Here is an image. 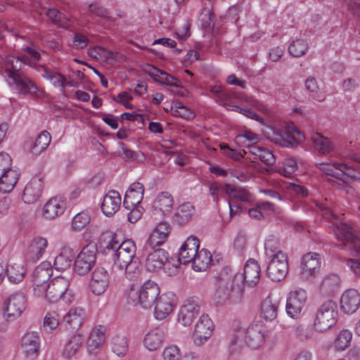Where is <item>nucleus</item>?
I'll list each match as a JSON object with an SVG mask.
<instances>
[{
  "label": "nucleus",
  "mask_w": 360,
  "mask_h": 360,
  "mask_svg": "<svg viewBox=\"0 0 360 360\" xmlns=\"http://www.w3.org/2000/svg\"><path fill=\"white\" fill-rule=\"evenodd\" d=\"M84 342V337L81 334L77 333L71 336L64 346L63 356L66 359H72L82 347Z\"/></svg>",
  "instance_id": "nucleus-31"
},
{
  "label": "nucleus",
  "mask_w": 360,
  "mask_h": 360,
  "mask_svg": "<svg viewBox=\"0 0 360 360\" xmlns=\"http://www.w3.org/2000/svg\"><path fill=\"white\" fill-rule=\"evenodd\" d=\"M169 233V224L166 221L160 222L153 230L146 244L151 249L159 247L166 241Z\"/></svg>",
  "instance_id": "nucleus-22"
},
{
  "label": "nucleus",
  "mask_w": 360,
  "mask_h": 360,
  "mask_svg": "<svg viewBox=\"0 0 360 360\" xmlns=\"http://www.w3.org/2000/svg\"><path fill=\"white\" fill-rule=\"evenodd\" d=\"M201 300L198 297H191L184 301L178 314V322L184 326H190L200 312Z\"/></svg>",
  "instance_id": "nucleus-7"
},
{
  "label": "nucleus",
  "mask_w": 360,
  "mask_h": 360,
  "mask_svg": "<svg viewBox=\"0 0 360 360\" xmlns=\"http://www.w3.org/2000/svg\"><path fill=\"white\" fill-rule=\"evenodd\" d=\"M0 177V191L6 193L13 189L18 180L19 174L18 171L9 167Z\"/></svg>",
  "instance_id": "nucleus-34"
},
{
  "label": "nucleus",
  "mask_w": 360,
  "mask_h": 360,
  "mask_svg": "<svg viewBox=\"0 0 360 360\" xmlns=\"http://www.w3.org/2000/svg\"><path fill=\"white\" fill-rule=\"evenodd\" d=\"M120 268H124L126 276L129 280H134L139 277L142 272V264L139 257H136L133 260L129 261L120 266Z\"/></svg>",
  "instance_id": "nucleus-39"
},
{
  "label": "nucleus",
  "mask_w": 360,
  "mask_h": 360,
  "mask_svg": "<svg viewBox=\"0 0 360 360\" xmlns=\"http://www.w3.org/2000/svg\"><path fill=\"white\" fill-rule=\"evenodd\" d=\"M88 11L91 15H95L110 21H115V19L110 16L108 9L96 3H92L89 5Z\"/></svg>",
  "instance_id": "nucleus-52"
},
{
  "label": "nucleus",
  "mask_w": 360,
  "mask_h": 360,
  "mask_svg": "<svg viewBox=\"0 0 360 360\" xmlns=\"http://www.w3.org/2000/svg\"><path fill=\"white\" fill-rule=\"evenodd\" d=\"M214 326L207 314H202L195 326L193 331L194 342L197 345L205 342L213 333Z\"/></svg>",
  "instance_id": "nucleus-12"
},
{
  "label": "nucleus",
  "mask_w": 360,
  "mask_h": 360,
  "mask_svg": "<svg viewBox=\"0 0 360 360\" xmlns=\"http://www.w3.org/2000/svg\"><path fill=\"white\" fill-rule=\"evenodd\" d=\"M288 271V257L286 254H280L271 261L267 266L266 273L273 281H281L284 279Z\"/></svg>",
  "instance_id": "nucleus-9"
},
{
  "label": "nucleus",
  "mask_w": 360,
  "mask_h": 360,
  "mask_svg": "<svg viewBox=\"0 0 360 360\" xmlns=\"http://www.w3.org/2000/svg\"><path fill=\"white\" fill-rule=\"evenodd\" d=\"M90 216L84 212H81L76 214L72 222V229L75 231H81L90 222Z\"/></svg>",
  "instance_id": "nucleus-53"
},
{
  "label": "nucleus",
  "mask_w": 360,
  "mask_h": 360,
  "mask_svg": "<svg viewBox=\"0 0 360 360\" xmlns=\"http://www.w3.org/2000/svg\"><path fill=\"white\" fill-rule=\"evenodd\" d=\"M147 256L145 262L146 269L155 272L160 269L169 261V253L162 248L151 249L146 244L144 246Z\"/></svg>",
  "instance_id": "nucleus-8"
},
{
  "label": "nucleus",
  "mask_w": 360,
  "mask_h": 360,
  "mask_svg": "<svg viewBox=\"0 0 360 360\" xmlns=\"http://www.w3.org/2000/svg\"><path fill=\"white\" fill-rule=\"evenodd\" d=\"M307 292L300 289L289 293L286 300L285 309L288 315L292 319L300 316L307 300Z\"/></svg>",
  "instance_id": "nucleus-10"
},
{
  "label": "nucleus",
  "mask_w": 360,
  "mask_h": 360,
  "mask_svg": "<svg viewBox=\"0 0 360 360\" xmlns=\"http://www.w3.org/2000/svg\"><path fill=\"white\" fill-rule=\"evenodd\" d=\"M319 168L323 171L328 176L334 175V172L337 169L342 172L346 174L348 176L356 179L357 178L356 175L353 173L356 171L359 172L360 168L355 167L353 165L345 164V163H334L333 165H330L327 163H320L319 164Z\"/></svg>",
  "instance_id": "nucleus-26"
},
{
  "label": "nucleus",
  "mask_w": 360,
  "mask_h": 360,
  "mask_svg": "<svg viewBox=\"0 0 360 360\" xmlns=\"http://www.w3.org/2000/svg\"><path fill=\"white\" fill-rule=\"evenodd\" d=\"M143 198L142 194L127 190L124 198L123 205L126 209L129 210L132 207L139 205Z\"/></svg>",
  "instance_id": "nucleus-50"
},
{
  "label": "nucleus",
  "mask_w": 360,
  "mask_h": 360,
  "mask_svg": "<svg viewBox=\"0 0 360 360\" xmlns=\"http://www.w3.org/2000/svg\"><path fill=\"white\" fill-rule=\"evenodd\" d=\"M136 245L131 240H126L121 243L120 247H119L114 257L116 260L115 262L121 266L123 264L128 262L129 261L133 260L136 258Z\"/></svg>",
  "instance_id": "nucleus-23"
},
{
  "label": "nucleus",
  "mask_w": 360,
  "mask_h": 360,
  "mask_svg": "<svg viewBox=\"0 0 360 360\" xmlns=\"http://www.w3.org/2000/svg\"><path fill=\"white\" fill-rule=\"evenodd\" d=\"M174 200L172 195L168 192L160 193L153 203L154 212H160L162 215L169 212L173 207Z\"/></svg>",
  "instance_id": "nucleus-32"
},
{
  "label": "nucleus",
  "mask_w": 360,
  "mask_h": 360,
  "mask_svg": "<svg viewBox=\"0 0 360 360\" xmlns=\"http://www.w3.org/2000/svg\"><path fill=\"white\" fill-rule=\"evenodd\" d=\"M236 284H231V286L217 283V288L214 293V300L217 305L224 304L229 298L233 297H240L242 294H238L235 292Z\"/></svg>",
  "instance_id": "nucleus-30"
},
{
  "label": "nucleus",
  "mask_w": 360,
  "mask_h": 360,
  "mask_svg": "<svg viewBox=\"0 0 360 360\" xmlns=\"http://www.w3.org/2000/svg\"><path fill=\"white\" fill-rule=\"evenodd\" d=\"M321 266L319 255L309 252L304 255L302 259L301 277L302 279L309 280L314 278Z\"/></svg>",
  "instance_id": "nucleus-17"
},
{
  "label": "nucleus",
  "mask_w": 360,
  "mask_h": 360,
  "mask_svg": "<svg viewBox=\"0 0 360 360\" xmlns=\"http://www.w3.org/2000/svg\"><path fill=\"white\" fill-rule=\"evenodd\" d=\"M48 264L42 263L39 265L32 274V283L33 285H39L41 284H48L52 270L48 267Z\"/></svg>",
  "instance_id": "nucleus-38"
},
{
  "label": "nucleus",
  "mask_w": 360,
  "mask_h": 360,
  "mask_svg": "<svg viewBox=\"0 0 360 360\" xmlns=\"http://www.w3.org/2000/svg\"><path fill=\"white\" fill-rule=\"evenodd\" d=\"M266 328L262 323L251 324L245 330V342L252 349H257L264 342Z\"/></svg>",
  "instance_id": "nucleus-14"
},
{
  "label": "nucleus",
  "mask_w": 360,
  "mask_h": 360,
  "mask_svg": "<svg viewBox=\"0 0 360 360\" xmlns=\"http://www.w3.org/2000/svg\"><path fill=\"white\" fill-rule=\"evenodd\" d=\"M198 251L193 250L192 249H185L184 248L181 247L179 252L178 262L179 264H186L190 262L193 263Z\"/></svg>",
  "instance_id": "nucleus-55"
},
{
  "label": "nucleus",
  "mask_w": 360,
  "mask_h": 360,
  "mask_svg": "<svg viewBox=\"0 0 360 360\" xmlns=\"http://www.w3.org/2000/svg\"><path fill=\"white\" fill-rule=\"evenodd\" d=\"M238 333H233L229 343V350L231 354L240 352L243 347V341Z\"/></svg>",
  "instance_id": "nucleus-58"
},
{
  "label": "nucleus",
  "mask_w": 360,
  "mask_h": 360,
  "mask_svg": "<svg viewBox=\"0 0 360 360\" xmlns=\"http://www.w3.org/2000/svg\"><path fill=\"white\" fill-rule=\"evenodd\" d=\"M280 300L278 297L269 295L262 303L261 316L266 321H271L277 317Z\"/></svg>",
  "instance_id": "nucleus-28"
},
{
  "label": "nucleus",
  "mask_w": 360,
  "mask_h": 360,
  "mask_svg": "<svg viewBox=\"0 0 360 360\" xmlns=\"http://www.w3.org/2000/svg\"><path fill=\"white\" fill-rule=\"evenodd\" d=\"M121 205V196L116 191H110L103 198L101 210L106 216H112L119 210Z\"/></svg>",
  "instance_id": "nucleus-25"
},
{
  "label": "nucleus",
  "mask_w": 360,
  "mask_h": 360,
  "mask_svg": "<svg viewBox=\"0 0 360 360\" xmlns=\"http://www.w3.org/2000/svg\"><path fill=\"white\" fill-rule=\"evenodd\" d=\"M313 330L302 325L297 326L295 328V336L300 341L305 342L309 340L313 336Z\"/></svg>",
  "instance_id": "nucleus-56"
},
{
  "label": "nucleus",
  "mask_w": 360,
  "mask_h": 360,
  "mask_svg": "<svg viewBox=\"0 0 360 360\" xmlns=\"http://www.w3.org/2000/svg\"><path fill=\"white\" fill-rule=\"evenodd\" d=\"M162 355L164 360H179L181 357L179 349L174 345L166 347Z\"/></svg>",
  "instance_id": "nucleus-57"
},
{
  "label": "nucleus",
  "mask_w": 360,
  "mask_h": 360,
  "mask_svg": "<svg viewBox=\"0 0 360 360\" xmlns=\"http://www.w3.org/2000/svg\"><path fill=\"white\" fill-rule=\"evenodd\" d=\"M120 147L122 148V151L124 157L123 158L125 160H138L139 155L136 151H134L129 148L124 143H119Z\"/></svg>",
  "instance_id": "nucleus-62"
},
{
  "label": "nucleus",
  "mask_w": 360,
  "mask_h": 360,
  "mask_svg": "<svg viewBox=\"0 0 360 360\" xmlns=\"http://www.w3.org/2000/svg\"><path fill=\"white\" fill-rule=\"evenodd\" d=\"M279 144L283 147H295L305 140L304 135L293 126L288 125L280 134Z\"/></svg>",
  "instance_id": "nucleus-20"
},
{
  "label": "nucleus",
  "mask_w": 360,
  "mask_h": 360,
  "mask_svg": "<svg viewBox=\"0 0 360 360\" xmlns=\"http://www.w3.org/2000/svg\"><path fill=\"white\" fill-rule=\"evenodd\" d=\"M159 295L158 285L150 280L146 281L139 289H135L134 285L131 286L127 292L129 304H140L144 309L153 307Z\"/></svg>",
  "instance_id": "nucleus-2"
},
{
  "label": "nucleus",
  "mask_w": 360,
  "mask_h": 360,
  "mask_svg": "<svg viewBox=\"0 0 360 360\" xmlns=\"http://www.w3.org/2000/svg\"><path fill=\"white\" fill-rule=\"evenodd\" d=\"M40 340V337L36 332H28L22 336L21 347L25 358L34 360L38 356Z\"/></svg>",
  "instance_id": "nucleus-16"
},
{
  "label": "nucleus",
  "mask_w": 360,
  "mask_h": 360,
  "mask_svg": "<svg viewBox=\"0 0 360 360\" xmlns=\"http://www.w3.org/2000/svg\"><path fill=\"white\" fill-rule=\"evenodd\" d=\"M352 334L347 330L340 332L335 340V347L338 350H344L349 347L352 340Z\"/></svg>",
  "instance_id": "nucleus-54"
},
{
  "label": "nucleus",
  "mask_w": 360,
  "mask_h": 360,
  "mask_svg": "<svg viewBox=\"0 0 360 360\" xmlns=\"http://www.w3.org/2000/svg\"><path fill=\"white\" fill-rule=\"evenodd\" d=\"M65 210V202L58 198H52L44 206L43 215L48 219H53L61 215Z\"/></svg>",
  "instance_id": "nucleus-29"
},
{
  "label": "nucleus",
  "mask_w": 360,
  "mask_h": 360,
  "mask_svg": "<svg viewBox=\"0 0 360 360\" xmlns=\"http://www.w3.org/2000/svg\"><path fill=\"white\" fill-rule=\"evenodd\" d=\"M311 139L314 148L322 154L329 153L333 150V146L330 141L319 133L312 134Z\"/></svg>",
  "instance_id": "nucleus-40"
},
{
  "label": "nucleus",
  "mask_w": 360,
  "mask_h": 360,
  "mask_svg": "<svg viewBox=\"0 0 360 360\" xmlns=\"http://www.w3.org/2000/svg\"><path fill=\"white\" fill-rule=\"evenodd\" d=\"M105 341V334L101 329H94L89 334L87 340V348L89 353H93L100 347Z\"/></svg>",
  "instance_id": "nucleus-41"
},
{
  "label": "nucleus",
  "mask_w": 360,
  "mask_h": 360,
  "mask_svg": "<svg viewBox=\"0 0 360 360\" xmlns=\"http://www.w3.org/2000/svg\"><path fill=\"white\" fill-rule=\"evenodd\" d=\"M360 307V293L355 289H348L340 299V309L345 314H353Z\"/></svg>",
  "instance_id": "nucleus-21"
},
{
  "label": "nucleus",
  "mask_w": 360,
  "mask_h": 360,
  "mask_svg": "<svg viewBox=\"0 0 360 360\" xmlns=\"http://www.w3.org/2000/svg\"><path fill=\"white\" fill-rule=\"evenodd\" d=\"M6 276L11 282L18 283L24 278V271L21 268V271L15 272V266H11L10 267H7Z\"/></svg>",
  "instance_id": "nucleus-59"
},
{
  "label": "nucleus",
  "mask_w": 360,
  "mask_h": 360,
  "mask_svg": "<svg viewBox=\"0 0 360 360\" xmlns=\"http://www.w3.org/2000/svg\"><path fill=\"white\" fill-rule=\"evenodd\" d=\"M165 338V332L162 327L151 329L145 335L144 345L150 351H155L162 345Z\"/></svg>",
  "instance_id": "nucleus-27"
},
{
  "label": "nucleus",
  "mask_w": 360,
  "mask_h": 360,
  "mask_svg": "<svg viewBox=\"0 0 360 360\" xmlns=\"http://www.w3.org/2000/svg\"><path fill=\"white\" fill-rule=\"evenodd\" d=\"M305 89L309 93L311 98L319 102L325 100L326 96L319 91L316 79L313 77H309L305 80Z\"/></svg>",
  "instance_id": "nucleus-43"
},
{
  "label": "nucleus",
  "mask_w": 360,
  "mask_h": 360,
  "mask_svg": "<svg viewBox=\"0 0 360 360\" xmlns=\"http://www.w3.org/2000/svg\"><path fill=\"white\" fill-rule=\"evenodd\" d=\"M265 254L270 259L274 258L277 255L284 254L280 249V241L274 236H270L264 243Z\"/></svg>",
  "instance_id": "nucleus-44"
},
{
  "label": "nucleus",
  "mask_w": 360,
  "mask_h": 360,
  "mask_svg": "<svg viewBox=\"0 0 360 360\" xmlns=\"http://www.w3.org/2000/svg\"><path fill=\"white\" fill-rule=\"evenodd\" d=\"M130 212L128 214V221L131 223H135L139 220L143 214L142 207L139 205L131 207Z\"/></svg>",
  "instance_id": "nucleus-63"
},
{
  "label": "nucleus",
  "mask_w": 360,
  "mask_h": 360,
  "mask_svg": "<svg viewBox=\"0 0 360 360\" xmlns=\"http://www.w3.org/2000/svg\"><path fill=\"white\" fill-rule=\"evenodd\" d=\"M239 202H250L253 200L252 195L246 190L238 188L233 194V199Z\"/></svg>",
  "instance_id": "nucleus-60"
},
{
  "label": "nucleus",
  "mask_w": 360,
  "mask_h": 360,
  "mask_svg": "<svg viewBox=\"0 0 360 360\" xmlns=\"http://www.w3.org/2000/svg\"><path fill=\"white\" fill-rule=\"evenodd\" d=\"M44 175L39 173L34 176L26 185L22 195V200L27 204L36 202L41 197L43 188Z\"/></svg>",
  "instance_id": "nucleus-13"
},
{
  "label": "nucleus",
  "mask_w": 360,
  "mask_h": 360,
  "mask_svg": "<svg viewBox=\"0 0 360 360\" xmlns=\"http://www.w3.org/2000/svg\"><path fill=\"white\" fill-rule=\"evenodd\" d=\"M51 135L50 134L44 130L41 134H39L35 140L32 147L31 152L34 155H37L44 150L50 144L51 142Z\"/></svg>",
  "instance_id": "nucleus-42"
},
{
  "label": "nucleus",
  "mask_w": 360,
  "mask_h": 360,
  "mask_svg": "<svg viewBox=\"0 0 360 360\" xmlns=\"http://www.w3.org/2000/svg\"><path fill=\"white\" fill-rule=\"evenodd\" d=\"M8 78L13 80L15 89L22 95H36L39 91L37 84L22 73L9 72Z\"/></svg>",
  "instance_id": "nucleus-19"
},
{
  "label": "nucleus",
  "mask_w": 360,
  "mask_h": 360,
  "mask_svg": "<svg viewBox=\"0 0 360 360\" xmlns=\"http://www.w3.org/2000/svg\"><path fill=\"white\" fill-rule=\"evenodd\" d=\"M46 16L56 25L61 27H65L68 18L64 13L56 8H49L46 11Z\"/></svg>",
  "instance_id": "nucleus-47"
},
{
  "label": "nucleus",
  "mask_w": 360,
  "mask_h": 360,
  "mask_svg": "<svg viewBox=\"0 0 360 360\" xmlns=\"http://www.w3.org/2000/svg\"><path fill=\"white\" fill-rule=\"evenodd\" d=\"M69 281L62 276L53 278L47 285L45 297L50 303L62 300L66 304H70L74 300V293L69 289Z\"/></svg>",
  "instance_id": "nucleus-4"
},
{
  "label": "nucleus",
  "mask_w": 360,
  "mask_h": 360,
  "mask_svg": "<svg viewBox=\"0 0 360 360\" xmlns=\"http://www.w3.org/2000/svg\"><path fill=\"white\" fill-rule=\"evenodd\" d=\"M109 282L110 276L108 271L103 266H97L91 273L90 290L94 295H101L107 290Z\"/></svg>",
  "instance_id": "nucleus-11"
},
{
  "label": "nucleus",
  "mask_w": 360,
  "mask_h": 360,
  "mask_svg": "<svg viewBox=\"0 0 360 360\" xmlns=\"http://www.w3.org/2000/svg\"><path fill=\"white\" fill-rule=\"evenodd\" d=\"M338 306L331 300L325 301L317 309L314 320V327L319 332H323L335 325L338 320Z\"/></svg>",
  "instance_id": "nucleus-3"
},
{
  "label": "nucleus",
  "mask_w": 360,
  "mask_h": 360,
  "mask_svg": "<svg viewBox=\"0 0 360 360\" xmlns=\"http://www.w3.org/2000/svg\"><path fill=\"white\" fill-rule=\"evenodd\" d=\"M336 236L341 241L336 246L342 250L353 251L359 256L358 259H348L347 266L360 278V235L349 224L340 222L336 224Z\"/></svg>",
  "instance_id": "nucleus-1"
},
{
  "label": "nucleus",
  "mask_w": 360,
  "mask_h": 360,
  "mask_svg": "<svg viewBox=\"0 0 360 360\" xmlns=\"http://www.w3.org/2000/svg\"><path fill=\"white\" fill-rule=\"evenodd\" d=\"M175 303V295L171 292L159 295L154 304L155 317L159 320L165 319L173 311Z\"/></svg>",
  "instance_id": "nucleus-15"
},
{
  "label": "nucleus",
  "mask_w": 360,
  "mask_h": 360,
  "mask_svg": "<svg viewBox=\"0 0 360 360\" xmlns=\"http://www.w3.org/2000/svg\"><path fill=\"white\" fill-rule=\"evenodd\" d=\"M259 278L260 266L256 260L250 259L244 266L243 274L235 275V281L236 283L235 292L238 294H243L245 284L250 287H255L259 282Z\"/></svg>",
  "instance_id": "nucleus-5"
},
{
  "label": "nucleus",
  "mask_w": 360,
  "mask_h": 360,
  "mask_svg": "<svg viewBox=\"0 0 360 360\" xmlns=\"http://www.w3.org/2000/svg\"><path fill=\"white\" fill-rule=\"evenodd\" d=\"M340 283V277L336 274H330L322 281L321 288L328 292H333L338 290Z\"/></svg>",
  "instance_id": "nucleus-51"
},
{
  "label": "nucleus",
  "mask_w": 360,
  "mask_h": 360,
  "mask_svg": "<svg viewBox=\"0 0 360 360\" xmlns=\"http://www.w3.org/2000/svg\"><path fill=\"white\" fill-rule=\"evenodd\" d=\"M97 248L94 244H88L82 248L74 262V271L77 275L87 274L95 265Z\"/></svg>",
  "instance_id": "nucleus-6"
},
{
  "label": "nucleus",
  "mask_w": 360,
  "mask_h": 360,
  "mask_svg": "<svg viewBox=\"0 0 360 360\" xmlns=\"http://www.w3.org/2000/svg\"><path fill=\"white\" fill-rule=\"evenodd\" d=\"M195 213V207L191 202H185L177 207L174 220L179 225H184L191 220Z\"/></svg>",
  "instance_id": "nucleus-33"
},
{
  "label": "nucleus",
  "mask_w": 360,
  "mask_h": 360,
  "mask_svg": "<svg viewBox=\"0 0 360 360\" xmlns=\"http://www.w3.org/2000/svg\"><path fill=\"white\" fill-rule=\"evenodd\" d=\"M172 114L174 116L179 117L187 120H192L195 117V113L182 103L176 102L174 107L171 108Z\"/></svg>",
  "instance_id": "nucleus-48"
},
{
  "label": "nucleus",
  "mask_w": 360,
  "mask_h": 360,
  "mask_svg": "<svg viewBox=\"0 0 360 360\" xmlns=\"http://www.w3.org/2000/svg\"><path fill=\"white\" fill-rule=\"evenodd\" d=\"M259 159L266 165L271 166L276 162V158L271 150L264 148L259 154Z\"/></svg>",
  "instance_id": "nucleus-61"
},
{
  "label": "nucleus",
  "mask_w": 360,
  "mask_h": 360,
  "mask_svg": "<svg viewBox=\"0 0 360 360\" xmlns=\"http://www.w3.org/2000/svg\"><path fill=\"white\" fill-rule=\"evenodd\" d=\"M212 259L211 253L206 249L198 251L193 261L192 267L195 271H205L210 264Z\"/></svg>",
  "instance_id": "nucleus-37"
},
{
  "label": "nucleus",
  "mask_w": 360,
  "mask_h": 360,
  "mask_svg": "<svg viewBox=\"0 0 360 360\" xmlns=\"http://www.w3.org/2000/svg\"><path fill=\"white\" fill-rule=\"evenodd\" d=\"M112 350L118 356H124L128 351L127 339L124 336L117 335L112 338Z\"/></svg>",
  "instance_id": "nucleus-45"
},
{
  "label": "nucleus",
  "mask_w": 360,
  "mask_h": 360,
  "mask_svg": "<svg viewBox=\"0 0 360 360\" xmlns=\"http://www.w3.org/2000/svg\"><path fill=\"white\" fill-rule=\"evenodd\" d=\"M308 50V44L304 39H296L289 45L288 52L294 57H300Z\"/></svg>",
  "instance_id": "nucleus-46"
},
{
  "label": "nucleus",
  "mask_w": 360,
  "mask_h": 360,
  "mask_svg": "<svg viewBox=\"0 0 360 360\" xmlns=\"http://www.w3.org/2000/svg\"><path fill=\"white\" fill-rule=\"evenodd\" d=\"M230 266H224L219 272L217 277V283L231 286L236 284L235 275Z\"/></svg>",
  "instance_id": "nucleus-49"
},
{
  "label": "nucleus",
  "mask_w": 360,
  "mask_h": 360,
  "mask_svg": "<svg viewBox=\"0 0 360 360\" xmlns=\"http://www.w3.org/2000/svg\"><path fill=\"white\" fill-rule=\"evenodd\" d=\"M75 258L73 250L64 248L54 259L53 266L57 270L64 271L70 267Z\"/></svg>",
  "instance_id": "nucleus-36"
},
{
  "label": "nucleus",
  "mask_w": 360,
  "mask_h": 360,
  "mask_svg": "<svg viewBox=\"0 0 360 360\" xmlns=\"http://www.w3.org/2000/svg\"><path fill=\"white\" fill-rule=\"evenodd\" d=\"M26 303L25 296L22 292L11 295L6 302V315L13 319L20 316L26 308Z\"/></svg>",
  "instance_id": "nucleus-18"
},
{
  "label": "nucleus",
  "mask_w": 360,
  "mask_h": 360,
  "mask_svg": "<svg viewBox=\"0 0 360 360\" xmlns=\"http://www.w3.org/2000/svg\"><path fill=\"white\" fill-rule=\"evenodd\" d=\"M85 319V311L82 308L71 309L64 316L63 322L72 329H78Z\"/></svg>",
  "instance_id": "nucleus-35"
},
{
  "label": "nucleus",
  "mask_w": 360,
  "mask_h": 360,
  "mask_svg": "<svg viewBox=\"0 0 360 360\" xmlns=\"http://www.w3.org/2000/svg\"><path fill=\"white\" fill-rule=\"evenodd\" d=\"M59 324L58 319L53 314H48L44 319V328L52 330Z\"/></svg>",
  "instance_id": "nucleus-64"
},
{
  "label": "nucleus",
  "mask_w": 360,
  "mask_h": 360,
  "mask_svg": "<svg viewBox=\"0 0 360 360\" xmlns=\"http://www.w3.org/2000/svg\"><path fill=\"white\" fill-rule=\"evenodd\" d=\"M48 245V241L45 238H34L28 246L25 257L28 261L36 262L38 261L45 252Z\"/></svg>",
  "instance_id": "nucleus-24"
}]
</instances>
